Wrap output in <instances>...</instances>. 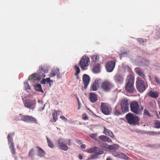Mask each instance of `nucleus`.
<instances>
[{"mask_svg": "<svg viewBox=\"0 0 160 160\" xmlns=\"http://www.w3.org/2000/svg\"><path fill=\"white\" fill-rule=\"evenodd\" d=\"M48 71V68L45 66H41L38 70V74L34 73L31 75V79L40 80L41 78L46 77L45 73H47Z\"/></svg>", "mask_w": 160, "mask_h": 160, "instance_id": "obj_1", "label": "nucleus"}, {"mask_svg": "<svg viewBox=\"0 0 160 160\" xmlns=\"http://www.w3.org/2000/svg\"><path fill=\"white\" fill-rule=\"evenodd\" d=\"M134 77L132 74H129L128 76L126 79L125 89L127 92L131 93L135 91L134 86Z\"/></svg>", "mask_w": 160, "mask_h": 160, "instance_id": "obj_2", "label": "nucleus"}, {"mask_svg": "<svg viewBox=\"0 0 160 160\" xmlns=\"http://www.w3.org/2000/svg\"><path fill=\"white\" fill-rule=\"evenodd\" d=\"M56 142L59 148L64 151H67L68 148L67 144L70 146L72 144L71 140L69 139H64L60 138L57 140Z\"/></svg>", "mask_w": 160, "mask_h": 160, "instance_id": "obj_3", "label": "nucleus"}, {"mask_svg": "<svg viewBox=\"0 0 160 160\" xmlns=\"http://www.w3.org/2000/svg\"><path fill=\"white\" fill-rule=\"evenodd\" d=\"M126 118L128 123L130 125L134 126L139 124L140 119L137 116L129 113L126 115Z\"/></svg>", "mask_w": 160, "mask_h": 160, "instance_id": "obj_4", "label": "nucleus"}, {"mask_svg": "<svg viewBox=\"0 0 160 160\" xmlns=\"http://www.w3.org/2000/svg\"><path fill=\"white\" fill-rule=\"evenodd\" d=\"M140 78H137L136 82V88L138 91L140 93L143 92L146 89L147 86H146L145 82L142 80L140 79Z\"/></svg>", "mask_w": 160, "mask_h": 160, "instance_id": "obj_5", "label": "nucleus"}, {"mask_svg": "<svg viewBox=\"0 0 160 160\" xmlns=\"http://www.w3.org/2000/svg\"><path fill=\"white\" fill-rule=\"evenodd\" d=\"M130 108L131 111L134 113L139 115L141 114V110L138 102L133 101L130 103Z\"/></svg>", "mask_w": 160, "mask_h": 160, "instance_id": "obj_6", "label": "nucleus"}, {"mask_svg": "<svg viewBox=\"0 0 160 160\" xmlns=\"http://www.w3.org/2000/svg\"><path fill=\"white\" fill-rule=\"evenodd\" d=\"M100 108L102 112L105 115H109L111 113V107L107 103H102L100 106Z\"/></svg>", "mask_w": 160, "mask_h": 160, "instance_id": "obj_7", "label": "nucleus"}, {"mask_svg": "<svg viewBox=\"0 0 160 160\" xmlns=\"http://www.w3.org/2000/svg\"><path fill=\"white\" fill-rule=\"evenodd\" d=\"M90 62V59L88 56H83L79 61V66L83 70L87 69L86 67L89 66Z\"/></svg>", "mask_w": 160, "mask_h": 160, "instance_id": "obj_8", "label": "nucleus"}, {"mask_svg": "<svg viewBox=\"0 0 160 160\" xmlns=\"http://www.w3.org/2000/svg\"><path fill=\"white\" fill-rule=\"evenodd\" d=\"M113 85L110 82L105 81L102 82L101 88L105 91H108L112 88Z\"/></svg>", "mask_w": 160, "mask_h": 160, "instance_id": "obj_9", "label": "nucleus"}, {"mask_svg": "<svg viewBox=\"0 0 160 160\" xmlns=\"http://www.w3.org/2000/svg\"><path fill=\"white\" fill-rule=\"evenodd\" d=\"M121 106V110L123 112H126L129 111V102L127 99L122 100Z\"/></svg>", "mask_w": 160, "mask_h": 160, "instance_id": "obj_10", "label": "nucleus"}, {"mask_svg": "<svg viewBox=\"0 0 160 160\" xmlns=\"http://www.w3.org/2000/svg\"><path fill=\"white\" fill-rule=\"evenodd\" d=\"M113 78L115 82L119 84H122L124 80V76L120 73H116L114 76Z\"/></svg>", "mask_w": 160, "mask_h": 160, "instance_id": "obj_11", "label": "nucleus"}, {"mask_svg": "<svg viewBox=\"0 0 160 160\" xmlns=\"http://www.w3.org/2000/svg\"><path fill=\"white\" fill-rule=\"evenodd\" d=\"M116 60H115L107 62L106 65V68L107 71L108 72H111L113 70L115 66Z\"/></svg>", "mask_w": 160, "mask_h": 160, "instance_id": "obj_12", "label": "nucleus"}, {"mask_svg": "<svg viewBox=\"0 0 160 160\" xmlns=\"http://www.w3.org/2000/svg\"><path fill=\"white\" fill-rule=\"evenodd\" d=\"M90 78L89 75L84 74L82 76V80L84 86V88L86 89L90 82Z\"/></svg>", "mask_w": 160, "mask_h": 160, "instance_id": "obj_13", "label": "nucleus"}, {"mask_svg": "<svg viewBox=\"0 0 160 160\" xmlns=\"http://www.w3.org/2000/svg\"><path fill=\"white\" fill-rule=\"evenodd\" d=\"M8 139L9 142L10 143V148L12 150V152L14 154H15V148L14 146V143L13 142V140L12 138L11 137L10 135H8Z\"/></svg>", "mask_w": 160, "mask_h": 160, "instance_id": "obj_14", "label": "nucleus"}, {"mask_svg": "<svg viewBox=\"0 0 160 160\" xmlns=\"http://www.w3.org/2000/svg\"><path fill=\"white\" fill-rule=\"evenodd\" d=\"M59 71V70L58 68H56L53 69L49 75V76L51 77H54L56 75H57V77L60 78V77L59 76V73H58Z\"/></svg>", "mask_w": 160, "mask_h": 160, "instance_id": "obj_15", "label": "nucleus"}, {"mask_svg": "<svg viewBox=\"0 0 160 160\" xmlns=\"http://www.w3.org/2000/svg\"><path fill=\"white\" fill-rule=\"evenodd\" d=\"M90 101L92 103L96 102L97 100V96L96 94L92 93H90L89 95Z\"/></svg>", "mask_w": 160, "mask_h": 160, "instance_id": "obj_16", "label": "nucleus"}, {"mask_svg": "<svg viewBox=\"0 0 160 160\" xmlns=\"http://www.w3.org/2000/svg\"><path fill=\"white\" fill-rule=\"evenodd\" d=\"M135 71L136 73L139 76L143 78H145V75L142 72V70L139 68H135Z\"/></svg>", "mask_w": 160, "mask_h": 160, "instance_id": "obj_17", "label": "nucleus"}, {"mask_svg": "<svg viewBox=\"0 0 160 160\" xmlns=\"http://www.w3.org/2000/svg\"><path fill=\"white\" fill-rule=\"evenodd\" d=\"M37 148L38 155L41 157L44 156L45 154V152L39 147H37Z\"/></svg>", "mask_w": 160, "mask_h": 160, "instance_id": "obj_18", "label": "nucleus"}, {"mask_svg": "<svg viewBox=\"0 0 160 160\" xmlns=\"http://www.w3.org/2000/svg\"><path fill=\"white\" fill-rule=\"evenodd\" d=\"M97 155L102 154L103 153V151L102 149L97 147H94V152Z\"/></svg>", "mask_w": 160, "mask_h": 160, "instance_id": "obj_19", "label": "nucleus"}, {"mask_svg": "<svg viewBox=\"0 0 160 160\" xmlns=\"http://www.w3.org/2000/svg\"><path fill=\"white\" fill-rule=\"evenodd\" d=\"M148 95L152 98H157L158 96V93L157 92H154L150 91L148 93Z\"/></svg>", "mask_w": 160, "mask_h": 160, "instance_id": "obj_20", "label": "nucleus"}, {"mask_svg": "<svg viewBox=\"0 0 160 160\" xmlns=\"http://www.w3.org/2000/svg\"><path fill=\"white\" fill-rule=\"evenodd\" d=\"M100 65L99 64H95L93 68V71L95 73H98L100 71Z\"/></svg>", "mask_w": 160, "mask_h": 160, "instance_id": "obj_21", "label": "nucleus"}, {"mask_svg": "<svg viewBox=\"0 0 160 160\" xmlns=\"http://www.w3.org/2000/svg\"><path fill=\"white\" fill-rule=\"evenodd\" d=\"M119 146L118 144H114L112 145L109 146L108 148L113 152H114L116 151L118 149Z\"/></svg>", "mask_w": 160, "mask_h": 160, "instance_id": "obj_22", "label": "nucleus"}, {"mask_svg": "<svg viewBox=\"0 0 160 160\" xmlns=\"http://www.w3.org/2000/svg\"><path fill=\"white\" fill-rule=\"evenodd\" d=\"M34 88L35 90L37 91L41 92L43 93V91L42 89L41 85L40 84H37L34 86Z\"/></svg>", "mask_w": 160, "mask_h": 160, "instance_id": "obj_23", "label": "nucleus"}, {"mask_svg": "<svg viewBox=\"0 0 160 160\" xmlns=\"http://www.w3.org/2000/svg\"><path fill=\"white\" fill-rule=\"evenodd\" d=\"M99 83H98V80H95L93 82L92 86V90L94 91H96L97 90V87H98Z\"/></svg>", "mask_w": 160, "mask_h": 160, "instance_id": "obj_24", "label": "nucleus"}, {"mask_svg": "<svg viewBox=\"0 0 160 160\" xmlns=\"http://www.w3.org/2000/svg\"><path fill=\"white\" fill-rule=\"evenodd\" d=\"M118 158H122L127 160L129 159V158L127 156L122 152H120V154H119Z\"/></svg>", "mask_w": 160, "mask_h": 160, "instance_id": "obj_25", "label": "nucleus"}, {"mask_svg": "<svg viewBox=\"0 0 160 160\" xmlns=\"http://www.w3.org/2000/svg\"><path fill=\"white\" fill-rule=\"evenodd\" d=\"M21 120L26 122H28L30 120V117L29 116L22 115L21 117Z\"/></svg>", "mask_w": 160, "mask_h": 160, "instance_id": "obj_26", "label": "nucleus"}, {"mask_svg": "<svg viewBox=\"0 0 160 160\" xmlns=\"http://www.w3.org/2000/svg\"><path fill=\"white\" fill-rule=\"evenodd\" d=\"M23 102L26 107L30 108V101L29 99H27L26 98H25V99L23 101Z\"/></svg>", "mask_w": 160, "mask_h": 160, "instance_id": "obj_27", "label": "nucleus"}, {"mask_svg": "<svg viewBox=\"0 0 160 160\" xmlns=\"http://www.w3.org/2000/svg\"><path fill=\"white\" fill-rule=\"evenodd\" d=\"M58 114L56 112H54L52 114V119H51V122H55L57 120Z\"/></svg>", "mask_w": 160, "mask_h": 160, "instance_id": "obj_28", "label": "nucleus"}, {"mask_svg": "<svg viewBox=\"0 0 160 160\" xmlns=\"http://www.w3.org/2000/svg\"><path fill=\"white\" fill-rule=\"evenodd\" d=\"M103 133L106 135L109 136L112 138L114 137L113 133L111 131H104Z\"/></svg>", "mask_w": 160, "mask_h": 160, "instance_id": "obj_29", "label": "nucleus"}, {"mask_svg": "<svg viewBox=\"0 0 160 160\" xmlns=\"http://www.w3.org/2000/svg\"><path fill=\"white\" fill-rule=\"evenodd\" d=\"M46 138L48 146L52 148H53L54 145L52 142L48 137H46Z\"/></svg>", "mask_w": 160, "mask_h": 160, "instance_id": "obj_30", "label": "nucleus"}, {"mask_svg": "<svg viewBox=\"0 0 160 160\" xmlns=\"http://www.w3.org/2000/svg\"><path fill=\"white\" fill-rule=\"evenodd\" d=\"M99 58V56L97 55H93L92 56L91 59L93 62H96L98 61Z\"/></svg>", "mask_w": 160, "mask_h": 160, "instance_id": "obj_31", "label": "nucleus"}, {"mask_svg": "<svg viewBox=\"0 0 160 160\" xmlns=\"http://www.w3.org/2000/svg\"><path fill=\"white\" fill-rule=\"evenodd\" d=\"M74 69L76 70V72L77 75L80 72V69L79 67L77 65H75L74 67Z\"/></svg>", "mask_w": 160, "mask_h": 160, "instance_id": "obj_32", "label": "nucleus"}, {"mask_svg": "<svg viewBox=\"0 0 160 160\" xmlns=\"http://www.w3.org/2000/svg\"><path fill=\"white\" fill-rule=\"evenodd\" d=\"M36 104V101L34 100L31 102V109L34 108L35 107Z\"/></svg>", "mask_w": 160, "mask_h": 160, "instance_id": "obj_33", "label": "nucleus"}, {"mask_svg": "<svg viewBox=\"0 0 160 160\" xmlns=\"http://www.w3.org/2000/svg\"><path fill=\"white\" fill-rule=\"evenodd\" d=\"M24 87L25 89L27 90L28 89H30V87L28 83L27 82H26L24 83Z\"/></svg>", "mask_w": 160, "mask_h": 160, "instance_id": "obj_34", "label": "nucleus"}, {"mask_svg": "<svg viewBox=\"0 0 160 160\" xmlns=\"http://www.w3.org/2000/svg\"><path fill=\"white\" fill-rule=\"evenodd\" d=\"M114 113V115L117 116H118L121 114L120 111L117 110L116 108L115 109Z\"/></svg>", "mask_w": 160, "mask_h": 160, "instance_id": "obj_35", "label": "nucleus"}, {"mask_svg": "<svg viewBox=\"0 0 160 160\" xmlns=\"http://www.w3.org/2000/svg\"><path fill=\"white\" fill-rule=\"evenodd\" d=\"M31 123L37 124V120L31 116Z\"/></svg>", "mask_w": 160, "mask_h": 160, "instance_id": "obj_36", "label": "nucleus"}, {"mask_svg": "<svg viewBox=\"0 0 160 160\" xmlns=\"http://www.w3.org/2000/svg\"><path fill=\"white\" fill-rule=\"evenodd\" d=\"M107 136L104 135H101L99 137V139L102 141L106 142V138Z\"/></svg>", "mask_w": 160, "mask_h": 160, "instance_id": "obj_37", "label": "nucleus"}, {"mask_svg": "<svg viewBox=\"0 0 160 160\" xmlns=\"http://www.w3.org/2000/svg\"><path fill=\"white\" fill-rule=\"evenodd\" d=\"M97 133L90 134H89V136L92 138L96 140L97 139Z\"/></svg>", "mask_w": 160, "mask_h": 160, "instance_id": "obj_38", "label": "nucleus"}, {"mask_svg": "<svg viewBox=\"0 0 160 160\" xmlns=\"http://www.w3.org/2000/svg\"><path fill=\"white\" fill-rule=\"evenodd\" d=\"M82 119L84 120H88V117L86 113H84L82 115Z\"/></svg>", "mask_w": 160, "mask_h": 160, "instance_id": "obj_39", "label": "nucleus"}, {"mask_svg": "<svg viewBox=\"0 0 160 160\" xmlns=\"http://www.w3.org/2000/svg\"><path fill=\"white\" fill-rule=\"evenodd\" d=\"M98 157V155L96 154H92L91 155V158L92 159H96Z\"/></svg>", "mask_w": 160, "mask_h": 160, "instance_id": "obj_40", "label": "nucleus"}, {"mask_svg": "<svg viewBox=\"0 0 160 160\" xmlns=\"http://www.w3.org/2000/svg\"><path fill=\"white\" fill-rule=\"evenodd\" d=\"M144 114L147 115L149 117L151 116V114L146 109H145L144 110Z\"/></svg>", "mask_w": 160, "mask_h": 160, "instance_id": "obj_41", "label": "nucleus"}, {"mask_svg": "<svg viewBox=\"0 0 160 160\" xmlns=\"http://www.w3.org/2000/svg\"><path fill=\"white\" fill-rule=\"evenodd\" d=\"M155 127L157 128H160V122H157L155 123Z\"/></svg>", "mask_w": 160, "mask_h": 160, "instance_id": "obj_42", "label": "nucleus"}, {"mask_svg": "<svg viewBox=\"0 0 160 160\" xmlns=\"http://www.w3.org/2000/svg\"><path fill=\"white\" fill-rule=\"evenodd\" d=\"M120 152L115 151L112 152V154L114 156L117 157V158H118L119 154H120Z\"/></svg>", "mask_w": 160, "mask_h": 160, "instance_id": "obj_43", "label": "nucleus"}, {"mask_svg": "<svg viewBox=\"0 0 160 160\" xmlns=\"http://www.w3.org/2000/svg\"><path fill=\"white\" fill-rule=\"evenodd\" d=\"M101 147L102 148H108L109 147V146H108L106 143H103L101 145Z\"/></svg>", "mask_w": 160, "mask_h": 160, "instance_id": "obj_44", "label": "nucleus"}, {"mask_svg": "<svg viewBox=\"0 0 160 160\" xmlns=\"http://www.w3.org/2000/svg\"><path fill=\"white\" fill-rule=\"evenodd\" d=\"M137 41L140 43H142L144 42L143 39L142 38H139L138 39Z\"/></svg>", "mask_w": 160, "mask_h": 160, "instance_id": "obj_45", "label": "nucleus"}, {"mask_svg": "<svg viewBox=\"0 0 160 160\" xmlns=\"http://www.w3.org/2000/svg\"><path fill=\"white\" fill-rule=\"evenodd\" d=\"M87 152L88 153H92L93 152H94V147L88 149Z\"/></svg>", "mask_w": 160, "mask_h": 160, "instance_id": "obj_46", "label": "nucleus"}, {"mask_svg": "<svg viewBox=\"0 0 160 160\" xmlns=\"http://www.w3.org/2000/svg\"><path fill=\"white\" fill-rule=\"evenodd\" d=\"M155 79L156 82L159 84H160V79L157 76L155 77Z\"/></svg>", "mask_w": 160, "mask_h": 160, "instance_id": "obj_47", "label": "nucleus"}, {"mask_svg": "<svg viewBox=\"0 0 160 160\" xmlns=\"http://www.w3.org/2000/svg\"><path fill=\"white\" fill-rule=\"evenodd\" d=\"M60 118L64 121H67V119L63 116L62 115L60 117Z\"/></svg>", "mask_w": 160, "mask_h": 160, "instance_id": "obj_48", "label": "nucleus"}, {"mask_svg": "<svg viewBox=\"0 0 160 160\" xmlns=\"http://www.w3.org/2000/svg\"><path fill=\"white\" fill-rule=\"evenodd\" d=\"M46 82L48 83L49 84V85H50V82L51 81L50 80V78H47L46 79Z\"/></svg>", "mask_w": 160, "mask_h": 160, "instance_id": "obj_49", "label": "nucleus"}, {"mask_svg": "<svg viewBox=\"0 0 160 160\" xmlns=\"http://www.w3.org/2000/svg\"><path fill=\"white\" fill-rule=\"evenodd\" d=\"M98 126L100 127V128H101V129H103L104 130H106L105 127H103L102 126H98V125H94V127H96V128L97 127H98Z\"/></svg>", "mask_w": 160, "mask_h": 160, "instance_id": "obj_50", "label": "nucleus"}, {"mask_svg": "<svg viewBox=\"0 0 160 160\" xmlns=\"http://www.w3.org/2000/svg\"><path fill=\"white\" fill-rule=\"evenodd\" d=\"M46 82V80L44 78H43L42 80L41 81V83L42 84H45Z\"/></svg>", "mask_w": 160, "mask_h": 160, "instance_id": "obj_51", "label": "nucleus"}, {"mask_svg": "<svg viewBox=\"0 0 160 160\" xmlns=\"http://www.w3.org/2000/svg\"><path fill=\"white\" fill-rule=\"evenodd\" d=\"M106 142H111L112 141V140H111V139L109 138L108 136H107V138H106Z\"/></svg>", "mask_w": 160, "mask_h": 160, "instance_id": "obj_52", "label": "nucleus"}, {"mask_svg": "<svg viewBox=\"0 0 160 160\" xmlns=\"http://www.w3.org/2000/svg\"><path fill=\"white\" fill-rule=\"evenodd\" d=\"M81 147L82 149H85L86 148V146L84 144H82L81 146Z\"/></svg>", "mask_w": 160, "mask_h": 160, "instance_id": "obj_53", "label": "nucleus"}, {"mask_svg": "<svg viewBox=\"0 0 160 160\" xmlns=\"http://www.w3.org/2000/svg\"><path fill=\"white\" fill-rule=\"evenodd\" d=\"M34 150L33 148H32L31 149V154H33L34 153Z\"/></svg>", "mask_w": 160, "mask_h": 160, "instance_id": "obj_54", "label": "nucleus"}, {"mask_svg": "<svg viewBox=\"0 0 160 160\" xmlns=\"http://www.w3.org/2000/svg\"><path fill=\"white\" fill-rule=\"evenodd\" d=\"M145 62H146V63H145L146 65H148L149 63V61L147 60H146Z\"/></svg>", "mask_w": 160, "mask_h": 160, "instance_id": "obj_55", "label": "nucleus"}, {"mask_svg": "<svg viewBox=\"0 0 160 160\" xmlns=\"http://www.w3.org/2000/svg\"><path fill=\"white\" fill-rule=\"evenodd\" d=\"M75 75L76 76V77L78 79H79V77L78 75V74L77 75L76 73H75Z\"/></svg>", "mask_w": 160, "mask_h": 160, "instance_id": "obj_56", "label": "nucleus"}, {"mask_svg": "<svg viewBox=\"0 0 160 160\" xmlns=\"http://www.w3.org/2000/svg\"><path fill=\"white\" fill-rule=\"evenodd\" d=\"M143 108H144L143 106H141V107L140 108V109L141 110V113L142 112V111L143 110Z\"/></svg>", "mask_w": 160, "mask_h": 160, "instance_id": "obj_57", "label": "nucleus"}, {"mask_svg": "<svg viewBox=\"0 0 160 160\" xmlns=\"http://www.w3.org/2000/svg\"><path fill=\"white\" fill-rule=\"evenodd\" d=\"M82 155L80 154L79 156V158L80 159L82 160Z\"/></svg>", "mask_w": 160, "mask_h": 160, "instance_id": "obj_58", "label": "nucleus"}, {"mask_svg": "<svg viewBox=\"0 0 160 160\" xmlns=\"http://www.w3.org/2000/svg\"><path fill=\"white\" fill-rule=\"evenodd\" d=\"M149 133L150 134H154V133L156 134V133L154 132H149Z\"/></svg>", "mask_w": 160, "mask_h": 160, "instance_id": "obj_59", "label": "nucleus"}, {"mask_svg": "<svg viewBox=\"0 0 160 160\" xmlns=\"http://www.w3.org/2000/svg\"><path fill=\"white\" fill-rule=\"evenodd\" d=\"M77 100L78 101V105H79V104H80V102L79 101V99L78 98V97H77Z\"/></svg>", "mask_w": 160, "mask_h": 160, "instance_id": "obj_60", "label": "nucleus"}, {"mask_svg": "<svg viewBox=\"0 0 160 160\" xmlns=\"http://www.w3.org/2000/svg\"><path fill=\"white\" fill-rule=\"evenodd\" d=\"M106 160H112V159L109 157H108L107 158Z\"/></svg>", "mask_w": 160, "mask_h": 160, "instance_id": "obj_61", "label": "nucleus"}, {"mask_svg": "<svg viewBox=\"0 0 160 160\" xmlns=\"http://www.w3.org/2000/svg\"><path fill=\"white\" fill-rule=\"evenodd\" d=\"M38 102H40L41 103V104H43V102L42 101H40L39 100H38Z\"/></svg>", "mask_w": 160, "mask_h": 160, "instance_id": "obj_62", "label": "nucleus"}, {"mask_svg": "<svg viewBox=\"0 0 160 160\" xmlns=\"http://www.w3.org/2000/svg\"><path fill=\"white\" fill-rule=\"evenodd\" d=\"M28 80H30V76H29L28 77Z\"/></svg>", "mask_w": 160, "mask_h": 160, "instance_id": "obj_63", "label": "nucleus"}, {"mask_svg": "<svg viewBox=\"0 0 160 160\" xmlns=\"http://www.w3.org/2000/svg\"><path fill=\"white\" fill-rule=\"evenodd\" d=\"M80 109L79 107L78 109Z\"/></svg>", "mask_w": 160, "mask_h": 160, "instance_id": "obj_64", "label": "nucleus"}]
</instances>
